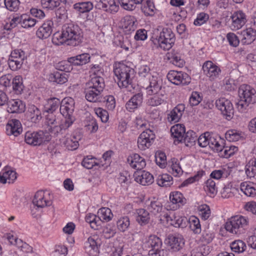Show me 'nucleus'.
<instances>
[{"mask_svg": "<svg viewBox=\"0 0 256 256\" xmlns=\"http://www.w3.org/2000/svg\"><path fill=\"white\" fill-rule=\"evenodd\" d=\"M82 32L79 26L68 23L64 24L61 33L56 32L53 35L52 42L57 46L66 43L67 45L76 46L82 42Z\"/></svg>", "mask_w": 256, "mask_h": 256, "instance_id": "1", "label": "nucleus"}, {"mask_svg": "<svg viewBox=\"0 0 256 256\" xmlns=\"http://www.w3.org/2000/svg\"><path fill=\"white\" fill-rule=\"evenodd\" d=\"M234 190L232 188V185L231 182H228L227 184L225 185L223 188L221 192L222 196L224 198H228L233 196V192L232 190Z\"/></svg>", "mask_w": 256, "mask_h": 256, "instance_id": "60", "label": "nucleus"}, {"mask_svg": "<svg viewBox=\"0 0 256 256\" xmlns=\"http://www.w3.org/2000/svg\"><path fill=\"white\" fill-rule=\"evenodd\" d=\"M241 190L248 196L253 198L256 196V185L254 186L246 183H242L241 184Z\"/></svg>", "mask_w": 256, "mask_h": 256, "instance_id": "48", "label": "nucleus"}, {"mask_svg": "<svg viewBox=\"0 0 256 256\" xmlns=\"http://www.w3.org/2000/svg\"><path fill=\"white\" fill-rule=\"evenodd\" d=\"M241 34L242 36L241 42L244 45L250 44L256 39V30L252 28L243 30Z\"/></svg>", "mask_w": 256, "mask_h": 256, "instance_id": "24", "label": "nucleus"}, {"mask_svg": "<svg viewBox=\"0 0 256 256\" xmlns=\"http://www.w3.org/2000/svg\"><path fill=\"white\" fill-rule=\"evenodd\" d=\"M72 124V121L65 120L64 123L60 124V122L48 128V130L54 134H58L62 130H66L70 128Z\"/></svg>", "mask_w": 256, "mask_h": 256, "instance_id": "37", "label": "nucleus"}, {"mask_svg": "<svg viewBox=\"0 0 256 256\" xmlns=\"http://www.w3.org/2000/svg\"><path fill=\"white\" fill-rule=\"evenodd\" d=\"M167 56L168 60L174 65L179 68L182 67L184 64V61L181 58L180 53L172 50L170 52L168 53Z\"/></svg>", "mask_w": 256, "mask_h": 256, "instance_id": "35", "label": "nucleus"}, {"mask_svg": "<svg viewBox=\"0 0 256 256\" xmlns=\"http://www.w3.org/2000/svg\"><path fill=\"white\" fill-rule=\"evenodd\" d=\"M74 108V102L71 98H66L62 101L60 110L61 114L65 118L66 121H72V124L75 120L73 116Z\"/></svg>", "mask_w": 256, "mask_h": 256, "instance_id": "6", "label": "nucleus"}, {"mask_svg": "<svg viewBox=\"0 0 256 256\" xmlns=\"http://www.w3.org/2000/svg\"><path fill=\"white\" fill-rule=\"evenodd\" d=\"M197 140V136L192 130H189L185 132L181 142L184 143L187 146H191L194 144Z\"/></svg>", "mask_w": 256, "mask_h": 256, "instance_id": "40", "label": "nucleus"}, {"mask_svg": "<svg viewBox=\"0 0 256 256\" xmlns=\"http://www.w3.org/2000/svg\"><path fill=\"white\" fill-rule=\"evenodd\" d=\"M50 194L42 190L38 191L33 198L32 203L38 208H43L50 206L52 202L50 200Z\"/></svg>", "mask_w": 256, "mask_h": 256, "instance_id": "14", "label": "nucleus"}, {"mask_svg": "<svg viewBox=\"0 0 256 256\" xmlns=\"http://www.w3.org/2000/svg\"><path fill=\"white\" fill-rule=\"evenodd\" d=\"M90 56L88 53H84L68 58V62L74 66H80L90 61Z\"/></svg>", "mask_w": 256, "mask_h": 256, "instance_id": "23", "label": "nucleus"}, {"mask_svg": "<svg viewBox=\"0 0 256 256\" xmlns=\"http://www.w3.org/2000/svg\"><path fill=\"white\" fill-rule=\"evenodd\" d=\"M202 70L204 74L211 80L217 78L221 72L220 68L211 61H207L204 64Z\"/></svg>", "mask_w": 256, "mask_h": 256, "instance_id": "17", "label": "nucleus"}, {"mask_svg": "<svg viewBox=\"0 0 256 256\" xmlns=\"http://www.w3.org/2000/svg\"><path fill=\"white\" fill-rule=\"evenodd\" d=\"M142 10L146 15L152 16L155 14L156 8L152 1L146 0V4L142 7Z\"/></svg>", "mask_w": 256, "mask_h": 256, "instance_id": "46", "label": "nucleus"}, {"mask_svg": "<svg viewBox=\"0 0 256 256\" xmlns=\"http://www.w3.org/2000/svg\"><path fill=\"white\" fill-rule=\"evenodd\" d=\"M128 162L132 168L136 170L143 169L146 165L144 159L137 154H134L132 156L128 157Z\"/></svg>", "mask_w": 256, "mask_h": 256, "instance_id": "26", "label": "nucleus"}, {"mask_svg": "<svg viewBox=\"0 0 256 256\" xmlns=\"http://www.w3.org/2000/svg\"><path fill=\"white\" fill-rule=\"evenodd\" d=\"M148 210L154 214H156L162 212V206L158 200H152L148 206Z\"/></svg>", "mask_w": 256, "mask_h": 256, "instance_id": "49", "label": "nucleus"}, {"mask_svg": "<svg viewBox=\"0 0 256 256\" xmlns=\"http://www.w3.org/2000/svg\"><path fill=\"white\" fill-rule=\"evenodd\" d=\"M248 219L241 215L232 216L227 220L225 229L229 232L240 236L244 234L248 227Z\"/></svg>", "mask_w": 256, "mask_h": 256, "instance_id": "3", "label": "nucleus"}, {"mask_svg": "<svg viewBox=\"0 0 256 256\" xmlns=\"http://www.w3.org/2000/svg\"><path fill=\"white\" fill-rule=\"evenodd\" d=\"M146 244L150 249L148 254L150 256H167L168 252L162 248V242L161 239L155 235L150 236Z\"/></svg>", "mask_w": 256, "mask_h": 256, "instance_id": "4", "label": "nucleus"}, {"mask_svg": "<svg viewBox=\"0 0 256 256\" xmlns=\"http://www.w3.org/2000/svg\"><path fill=\"white\" fill-rule=\"evenodd\" d=\"M4 4L8 10L15 12L18 9L20 1L18 0H4Z\"/></svg>", "mask_w": 256, "mask_h": 256, "instance_id": "61", "label": "nucleus"}, {"mask_svg": "<svg viewBox=\"0 0 256 256\" xmlns=\"http://www.w3.org/2000/svg\"><path fill=\"white\" fill-rule=\"evenodd\" d=\"M22 131V124L18 120H10L6 125V133L8 136L12 138L19 136Z\"/></svg>", "mask_w": 256, "mask_h": 256, "instance_id": "15", "label": "nucleus"}, {"mask_svg": "<svg viewBox=\"0 0 256 256\" xmlns=\"http://www.w3.org/2000/svg\"><path fill=\"white\" fill-rule=\"evenodd\" d=\"M12 84L14 93L16 94H21L24 88L22 77L20 76H16L12 78Z\"/></svg>", "mask_w": 256, "mask_h": 256, "instance_id": "38", "label": "nucleus"}, {"mask_svg": "<svg viewBox=\"0 0 256 256\" xmlns=\"http://www.w3.org/2000/svg\"><path fill=\"white\" fill-rule=\"evenodd\" d=\"M216 106L226 119L230 120L233 118L234 108L230 100L224 98H221L216 100Z\"/></svg>", "mask_w": 256, "mask_h": 256, "instance_id": "7", "label": "nucleus"}, {"mask_svg": "<svg viewBox=\"0 0 256 256\" xmlns=\"http://www.w3.org/2000/svg\"><path fill=\"white\" fill-rule=\"evenodd\" d=\"M161 220H166L175 227H180L182 225L184 218L176 216L172 212H168L160 214Z\"/></svg>", "mask_w": 256, "mask_h": 256, "instance_id": "19", "label": "nucleus"}, {"mask_svg": "<svg viewBox=\"0 0 256 256\" xmlns=\"http://www.w3.org/2000/svg\"><path fill=\"white\" fill-rule=\"evenodd\" d=\"M154 138L155 135L154 132L150 129H146L138 138V148L141 150H146L151 146Z\"/></svg>", "mask_w": 256, "mask_h": 256, "instance_id": "9", "label": "nucleus"}, {"mask_svg": "<svg viewBox=\"0 0 256 256\" xmlns=\"http://www.w3.org/2000/svg\"><path fill=\"white\" fill-rule=\"evenodd\" d=\"M53 25V22L51 20L44 22L37 30L36 32L37 36L41 39L48 38L52 33Z\"/></svg>", "mask_w": 256, "mask_h": 256, "instance_id": "20", "label": "nucleus"}, {"mask_svg": "<svg viewBox=\"0 0 256 256\" xmlns=\"http://www.w3.org/2000/svg\"><path fill=\"white\" fill-rule=\"evenodd\" d=\"M175 36L169 28H163L158 38L160 47L164 50H169L172 48L175 42Z\"/></svg>", "mask_w": 256, "mask_h": 256, "instance_id": "5", "label": "nucleus"}, {"mask_svg": "<svg viewBox=\"0 0 256 256\" xmlns=\"http://www.w3.org/2000/svg\"><path fill=\"white\" fill-rule=\"evenodd\" d=\"M190 228L195 234H200L201 232V226L199 219L192 216L190 218Z\"/></svg>", "mask_w": 256, "mask_h": 256, "instance_id": "53", "label": "nucleus"}, {"mask_svg": "<svg viewBox=\"0 0 256 256\" xmlns=\"http://www.w3.org/2000/svg\"><path fill=\"white\" fill-rule=\"evenodd\" d=\"M23 14L18 16V14L14 15L12 18L4 26V28L7 30H11L17 26L18 24H22Z\"/></svg>", "mask_w": 256, "mask_h": 256, "instance_id": "50", "label": "nucleus"}, {"mask_svg": "<svg viewBox=\"0 0 256 256\" xmlns=\"http://www.w3.org/2000/svg\"><path fill=\"white\" fill-rule=\"evenodd\" d=\"M82 134L79 130L74 132L70 136H65L63 144L68 150H76L80 144L79 142L82 139Z\"/></svg>", "mask_w": 256, "mask_h": 256, "instance_id": "13", "label": "nucleus"}, {"mask_svg": "<svg viewBox=\"0 0 256 256\" xmlns=\"http://www.w3.org/2000/svg\"><path fill=\"white\" fill-rule=\"evenodd\" d=\"M98 6L99 8L111 14L117 12L118 10V6L114 0H100Z\"/></svg>", "mask_w": 256, "mask_h": 256, "instance_id": "28", "label": "nucleus"}, {"mask_svg": "<svg viewBox=\"0 0 256 256\" xmlns=\"http://www.w3.org/2000/svg\"><path fill=\"white\" fill-rule=\"evenodd\" d=\"M142 94L140 93L134 95L126 104V109L129 112L134 111L142 104Z\"/></svg>", "mask_w": 256, "mask_h": 256, "instance_id": "29", "label": "nucleus"}, {"mask_svg": "<svg viewBox=\"0 0 256 256\" xmlns=\"http://www.w3.org/2000/svg\"><path fill=\"white\" fill-rule=\"evenodd\" d=\"M10 57V58L20 61L22 64L26 58L25 52L22 50H13Z\"/></svg>", "mask_w": 256, "mask_h": 256, "instance_id": "54", "label": "nucleus"}, {"mask_svg": "<svg viewBox=\"0 0 256 256\" xmlns=\"http://www.w3.org/2000/svg\"><path fill=\"white\" fill-rule=\"evenodd\" d=\"M154 96L150 98L148 102L150 106H156L162 104L166 98L164 94H160V96L158 94H154Z\"/></svg>", "mask_w": 256, "mask_h": 256, "instance_id": "47", "label": "nucleus"}, {"mask_svg": "<svg viewBox=\"0 0 256 256\" xmlns=\"http://www.w3.org/2000/svg\"><path fill=\"white\" fill-rule=\"evenodd\" d=\"M138 75L140 80L145 82L154 76L152 74L150 68L147 66H142L139 68Z\"/></svg>", "mask_w": 256, "mask_h": 256, "instance_id": "45", "label": "nucleus"}, {"mask_svg": "<svg viewBox=\"0 0 256 256\" xmlns=\"http://www.w3.org/2000/svg\"><path fill=\"white\" fill-rule=\"evenodd\" d=\"M25 105L19 99H13L8 102V112L10 113H20L24 112Z\"/></svg>", "mask_w": 256, "mask_h": 256, "instance_id": "27", "label": "nucleus"}, {"mask_svg": "<svg viewBox=\"0 0 256 256\" xmlns=\"http://www.w3.org/2000/svg\"><path fill=\"white\" fill-rule=\"evenodd\" d=\"M22 26L25 28L33 27L36 23V20L32 18L29 16L23 14Z\"/></svg>", "mask_w": 256, "mask_h": 256, "instance_id": "55", "label": "nucleus"}, {"mask_svg": "<svg viewBox=\"0 0 256 256\" xmlns=\"http://www.w3.org/2000/svg\"><path fill=\"white\" fill-rule=\"evenodd\" d=\"M24 140L28 144L32 146H39L42 142L49 140L44 132H27L25 134Z\"/></svg>", "mask_w": 256, "mask_h": 256, "instance_id": "11", "label": "nucleus"}, {"mask_svg": "<svg viewBox=\"0 0 256 256\" xmlns=\"http://www.w3.org/2000/svg\"><path fill=\"white\" fill-rule=\"evenodd\" d=\"M136 220L141 226H144L149 223L150 214L148 210L144 208H138L136 211Z\"/></svg>", "mask_w": 256, "mask_h": 256, "instance_id": "31", "label": "nucleus"}, {"mask_svg": "<svg viewBox=\"0 0 256 256\" xmlns=\"http://www.w3.org/2000/svg\"><path fill=\"white\" fill-rule=\"evenodd\" d=\"M226 39L229 44L233 47H237L240 44V40L238 36L233 32H229L227 34L226 36Z\"/></svg>", "mask_w": 256, "mask_h": 256, "instance_id": "63", "label": "nucleus"}, {"mask_svg": "<svg viewBox=\"0 0 256 256\" xmlns=\"http://www.w3.org/2000/svg\"><path fill=\"white\" fill-rule=\"evenodd\" d=\"M60 100L57 98H52L49 100L48 104L44 106V112L52 113L58 108Z\"/></svg>", "mask_w": 256, "mask_h": 256, "instance_id": "43", "label": "nucleus"}, {"mask_svg": "<svg viewBox=\"0 0 256 256\" xmlns=\"http://www.w3.org/2000/svg\"><path fill=\"white\" fill-rule=\"evenodd\" d=\"M41 4L44 8L53 10L60 4V0H41Z\"/></svg>", "mask_w": 256, "mask_h": 256, "instance_id": "58", "label": "nucleus"}, {"mask_svg": "<svg viewBox=\"0 0 256 256\" xmlns=\"http://www.w3.org/2000/svg\"><path fill=\"white\" fill-rule=\"evenodd\" d=\"M222 177H210L205 182L204 190L207 194L210 197H214L218 192L216 184H218Z\"/></svg>", "mask_w": 256, "mask_h": 256, "instance_id": "18", "label": "nucleus"}, {"mask_svg": "<svg viewBox=\"0 0 256 256\" xmlns=\"http://www.w3.org/2000/svg\"><path fill=\"white\" fill-rule=\"evenodd\" d=\"M167 244L174 251H178L184 246V240L181 236L170 235L167 240Z\"/></svg>", "mask_w": 256, "mask_h": 256, "instance_id": "22", "label": "nucleus"}, {"mask_svg": "<svg viewBox=\"0 0 256 256\" xmlns=\"http://www.w3.org/2000/svg\"><path fill=\"white\" fill-rule=\"evenodd\" d=\"M214 235L209 228H206L202 230L201 240L206 243H210L213 239Z\"/></svg>", "mask_w": 256, "mask_h": 256, "instance_id": "59", "label": "nucleus"}, {"mask_svg": "<svg viewBox=\"0 0 256 256\" xmlns=\"http://www.w3.org/2000/svg\"><path fill=\"white\" fill-rule=\"evenodd\" d=\"M231 18L232 20V27L235 30L242 28L246 22V15L242 11L234 12L231 16Z\"/></svg>", "mask_w": 256, "mask_h": 256, "instance_id": "21", "label": "nucleus"}, {"mask_svg": "<svg viewBox=\"0 0 256 256\" xmlns=\"http://www.w3.org/2000/svg\"><path fill=\"white\" fill-rule=\"evenodd\" d=\"M170 200L169 206L174 210L183 206L186 202L182 194L178 192H171L170 194Z\"/></svg>", "mask_w": 256, "mask_h": 256, "instance_id": "16", "label": "nucleus"}, {"mask_svg": "<svg viewBox=\"0 0 256 256\" xmlns=\"http://www.w3.org/2000/svg\"><path fill=\"white\" fill-rule=\"evenodd\" d=\"M68 74L64 72H56L52 74L50 77L51 81L56 82L60 84H64L68 82Z\"/></svg>", "mask_w": 256, "mask_h": 256, "instance_id": "41", "label": "nucleus"}, {"mask_svg": "<svg viewBox=\"0 0 256 256\" xmlns=\"http://www.w3.org/2000/svg\"><path fill=\"white\" fill-rule=\"evenodd\" d=\"M144 84L147 94L152 96L158 94L161 90L162 82L160 78L154 76L144 82Z\"/></svg>", "mask_w": 256, "mask_h": 256, "instance_id": "10", "label": "nucleus"}, {"mask_svg": "<svg viewBox=\"0 0 256 256\" xmlns=\"http://www.w3.org/2000/svg\"><path fill=\"white\" fill-rule=\"evenodd\" d=\"M85 247L88 252L91 256H96L98 254V248L96 240L90 237L86 242Z\"/></svg>", "mask_w": 256, "mask_h": 256, "instance_id": "42", "label": "nucleus"}, {"mask_svg": "<svg viewBox=\"0 0 256 256\" xmlns=\"http://www.w3.org/2000/svg\"><path fill=\"white\" fill-rule=\"evenodd\" d=\"M112 214L110 208H102L98 212V219L99 222L100 220L108 222L112 219Z\"/></svg>", "mask_w": 256, "mask_h": 256, "instance_id": "44", "label": "nucleus"}, {"mask_svg": "<svg viewBox=\"0 0 256 256\" xmlns=\"http://www.w3.org/2000/svg\"><path fill=\"white\" fill-rule=\"evenodd\" d=\"M86 221L89 223L92 228L94 230L97 228L98 224L99 222L98 216L92 214H88L86 216Z\"/></svg>", "mask_w": 256, "mask_h": 256, "instance_id": "62", "label": "nucleus"}, {"mask_svg": "<svg viewBox=\"0 0 256 256\" xmlns=\"http://www.w3.org/2000/svg\"><path fill=\"white\" fill-rule=\"evenodd\" d=\"M240 98H243L246 102L254 104L256 102V91L254 88L248 84H242L238 90Z\"/></svg>", "mask_w": 256, "mask_h": 256, "instance_id": "12", "label": "nucleus"}, {"mask_svg": "<svg viewBox=\"0 0 256 256\" xmlns=\"http://www.w3.org/2000/svg\"><path fill=\"white\" fill-rule=\"evenodd\" d=\"M172 136L174 139V142L179 144L182 142V138L186 132L184 126L182 124H176L170 128Z\"/></svg>", "mask_w": 256, "mask_h": 256, "instance_id": "25", "label": "nucleus"}, {"mask_svg": "<svg viewBox=\"0 0 256 256\" xmlns=\"http://www.w3.org/2000/svg\"><path fill=\"white\" fill-rule=\"evenodd\" d=\"M100 92L98 90L90 88L87 86L85 90L86 98L88 102H100L102 99V96Z\"/></svg>", "mask_w": 256, "mask_h": 256, "instance_id": "32", "label": "nucleus"}, {"mask_svg": "<svg viewBox=\"0 0 256 256\" xmlns=\"http://www.w3.org/2000/svg\"><path fill=\"white\" fill-rule=\"evenodd\" d=\"M86 86L90 88L102 92L104 88V78L100 76H94L86 83Z\"/></svg>", "mask_w": 256, "mask_h": 256, "instance_id": "33", "label": "nucleus"}, {"mask_svg": "<svg viewBox=\"0 0 256 256\" xmlns=\"http://www.w3.org/2000/svg\"><path fill=\"white\" fill-rule=\"evenodd\" d=\"M168 80L176 85H186L190 82V76L186 72L170 70L167 74Z\"/></svg>", "mask_w": 256, "mask_h": 256, "instance_id": "8", "label": "nucleus"}, {"mask_svg": "<svg viewBox=\"0 0 256 256\" xmlns=\"http://www.w3.org/2000/svg\"><path fill=\"white\" fill-rule=\"evenodd\" d=\"M130 218L128 216L122 217L117 221L118 228L122 232L126 230L130 226Z\"/></svg>", "mask_w": 256, "mask_h": 256, "instance_id": "52", "label": "nucleus"}, {"mask_svg": "<svg viewBox=\"0 0 256 256\" xmlns=\"http://www.w3.org/2000/svg\"><path fill=\"white\" fill-rule=\"evenodd\" d=\"M226 137L230 141L236 142L240 138V133L235 130H228L226 134Z\"/></svg>", "mask_w": 256, "mask_h": 256, "instance_id": "64", "label": "nucleus"}, {"mask_svg": "<svg viewBox=\"0 0 256 256\" xmlns=\"http://www.w3.org/2000/svg\"><path fill=\"white\" fill-rule=\"evenodd\" d=\"M27 115L28 117L34 122H36L40 120L42 118L40 111L34 105H32L29 106Z\"/></svg>", "mask_w": 256, "mask_h": 256, "instance_id": "39", "label": "nucleus"}, {"mask_svg": "<svg viewBox=\"0 0 256 256\" xmlns=\"http://www.w3.org/2000/svg\"><path fill=\"white\" fill-rule=\"evenodd\" d=\"M114 72L120 88H127L131 84L134 76L133 68L123 63H118L115 64Z\"/></svg>", "mask_w": 256, "mask_h": 256, "instance_id": "2", "label": "nucleus"}, {"mask_svg": "<svg viewBox=\"0 0 256 256\" xmlns=\"http://www.w3.org/2000/svg\"><path fill=\"white\" fill-rule=\"evenodd\" d=\"M136 26L137 20L134 16H126L124 17L122 27L126 32H130L134 31L136 28Z\"/></svg>", "mask_w": 256, "mask_h": 256, "instance_id": "36", "label": "nucleus"}, {"mask_svg": "<svg viewBox=\"0 0 256 256\" xmlns=\"http://www.w3.org/2000/svg\"><path fill=\"white\" fill-rule=\"evenodd\" d=\"M184 110V104H178L168 114V120L174 122H178L182 116Z\"/></svg>", "mask_w": 256, "mask_h": 256, "instance_id": "30", "label": "nucleus"}, {"mask_svg": "<svg viewBox=\"0 0 256 256\" xmlns=\"http://www.w3.org/2000/svg\"><path fill=\"white\" fill-rule=\"evenodd\" d=\"M93 8V4L90 1L78 2L73 5V8L78 14L88 12Z\"/></svg>", "mask_w": 256, "mask_h": 256, "instance_id": "34", "label": "nucleus"}, {"mask_svg": "<svg viewBox=\"0 0 256 256\" xmlns=\"http://www.w3.org/2000/svg\"><path fill=\"white\" fill-rule=\"evenodd\" d=\"M230 248L233 252L240 253L245 250L246 245L243 241L237 240L233 242L230 244Z\"/></svg>", "mask_w": 256, "mask_h": 256, "instance_id": "51", "label": "nucleus"}, {"mask_svg": "<svg viewBox=\"0 0 256 256\" xmlns=\"http://www.w3.org/2000/svg\"><path fill=\"white\" fill-rule=\"evenodd\" d=\"M238 150V147L235 146H224V148L220 153V156L222 157L228 158L233 155Z\"/></svg>", "mask_w": 256, "mask_h": 256, "instance_id": "56", "label": "nucleus"}, {"mask_svg": "<svg viewBox=\"0 0 256 256\" xmlns=\"http://www.w3.org/2000/svg\"><path fill=\"white\" fill-rule=\"evenodd\" d=\"M156 162L161 168H164L166 165V156L164 152H158L156 154Z\"/></svg>", "mask_w": 256, "mask_h": 256, "instance_id": "57", "label": "nucleus"}]
</instances>
